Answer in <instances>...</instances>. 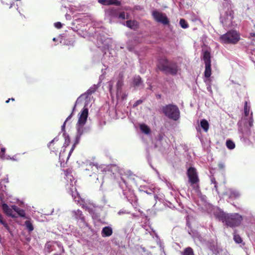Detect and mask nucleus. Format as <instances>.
Segmentation results:
<instances>
[{"label":"nucleus","mask_w":255,"mask_h":255,"mask_svg":"<svg viewBox=\"0 0 255 255\" xmlns=\"http://www.w3.org/2000/svg\"><path fill=\"white\" fill-rule=\"evenodd\" d=\"M1 208L3 212L8 216L11 217L12 218L15 217V216L12 214L13 211L12 209L10 208L6 203H3L1 205Z\"/></svg>","instance_id":"obj_14"},{"label":"nucleus","mask_w":255,"mask_h":255,"mask_svg":"<svg viewBox=\"0 0 255 255\" xmlns=\"http://www.w3.org/2000/svg\"><path fill=\"white\" fill-rule=\"evenodd\" d=\"M24 224L26 226V229L28 230L29 232H31L33 230L34 228L33 225L30 221L26 220L24 222Z\"/></svg>","instance_id":"obj_24"},{"label":"nucleus","mask_w":255,"mask_h":255,"mask_svg":"<svg viewBox=\"0 0 255 255\" xmlns=\"http://www.w3.org/2000/svg\"><path fill=\"white\" fill-rule=\"evenodd\" d=\"M163 113L169 119L175 120V106L168 105L162 108Z\"/></svg>","instance_id":"obj_7"},{"label":"nucleus","mask_w":255,"mask_h":255,"mask_svg":"<svg viewBox=\"0 0 255 255\" xmlns=\"http://www.w3.org/2000/svg\"><path fill=\"white\" fill-rule=\"evenodd\" d=\"M142 103V101L141 100H137L136 101L135 103L133 104V107H136L138 105L141 104Z\"/></svg>","instance_id":"obj_37"},{"label":"nucleus","mask_w":255,"mask_h":255,"mask_svg":"<svg viewBox=\"0 0 255 255\" xmlns=\"http://www.w3.org/2000/svg\"><path fill=\"white\" fill-rule=\"evenodd\" d=\"M180 25L183 28H187L189 27L187 22L184 19H181L180 20Z\"/></svg>","instance_id":"obj_30"},{"label":"nucleus","mask_w":255,"mask_h":255,"mask_svg":"<svg viewBox=\"0 0 255 255\" xmlns=\"http://www.w3.org/2000/svg\"><path fill=\"white\" fill-rule=\"evenodd\" d=\"M9 99H10V100H11L12 101H15V99L13 98H9Z\"/></svg>","instance_id":"obj_43"},{"label":"nucleus","mask_w":255,"mask_h":255,"mask_svg":"<svg viewBox=\"0 0 255 255\" xmlns=\"http://www.w3.org/2000/svg\"><path fill=\"white\" fill-rule=\"evenodd\" d=\"M137 21H135V20H127V22H126V25L127 26L131 28V29H135L136 27H137Z\"/></svg>","instance_id":"obj_20"},{"label":"nucleus","mask_w":255,"mask_h":255,"mask_svg":"<svg viewBox=\"0 0 255 255\" xmlns=\"http://www.w3.org/2000/svg\"><path fill=\"white\" fill-rule=\"evenodd\" d=\"M250 35L252 37H255V33H251Z\"/></svg>","instance_id":"obj_42"},{"label":"nucleus","mask_w":255,"mask_h":255,"mask_svg":"<svg viewBox=\"0 0 255 255\" xmlns=\"http://www.w3.org/2000/svg\"><path fill=\"white\" fill-rule=\"evenodd\" d=\"M157 68L166 74L172 75L175 74V69L173 67L169 61L165 58L159 59Z\"/></svg>","instance_id":"obj_4"},{"label":"nucleus","mask_w":255,"mask_h":255,"mask_svg":"<svg viewBox=\"0 0 255 255\" xmlns=\"http://www.w3.org/2000/svg\"><path fill=\"white\" fill-rule=\"evenodd\" d=\"M90 165L92 166L91 168H93V170L95 169L94 168H96V169L97 170H95V171L99 174V173L105 174L107 171H110L111 169L112 168V165H99L97 163H96V164L93 163L92 165L90 164Z\"/></svg>","instance_id":"obj_8"},{"label":"nucleus","mask_w":255,"mask_h":255,"mask_svg":"<svg viewBox=\"0 0 255 255\" xmlns=\"http://www.w3.org/2000/svg\"><path fill=\"white\" fill-rule=\"evenodd\" d=\"M65 124H66V122H64V124L63 125V126H62V130H64L65 129Z\"/></svg>","instance_id":"obj_41"},{"label":"nucleus","mask_w":255,"mask_h":255,"mask_svg":"<svg viewBox=\"0 0 255 255\" xmlns=\"http://www.w3.org/2000/svg\"><path fill=\"white\" fill-rule=\"evenodd\" d=\"M182 255H194L193 250L190 247L187 248L182 253Z\"/></svg>","instance_id":"obj_25"},{"label":"nucleus","mask_w":255,"mask_h":255,"mask_svg":"<svg viewBox=\"0 0 255 255\" xmlns=\"http://www.w3.org/2000/svg\"><path fill=\"white\" fill-rule=\"evenodd\" d=\"M0 224H2L6 230L9 229L7 223L4 220L2 215L0 214Z\"/></svg>","instance_id":"obj_29"},{"label":"nucleus","mask_w":255,"mask_h":255,"mask_svg":"<svg viewBox=\"0 0 255 255\" xmlns=\"http://www.w3.org/2000/svg\"><path fill=\"white\" fill-rule=\"evenodd\" d=\"M187 175L188 178L189 182L191 186L198 184L199 182V178L196 169L193 167H190L187 171Z\"/></svg>","instance_id":"obj_5"},{"label":"nucleus","mask_w":255,"mask_h":255,"mask_svg":"<svg viewBox=\"0 0 255 255\" xmlns=\"http://www.w3.org/2000/svg\"><path fill=\"white\" fill-rule=\"evenodd\" d=\"M54 25L55 27H56L58 29H60L62 27V24L60 22H57L54 23Z\"/></svg>","instance_id":"obj_36"},{"label":"nucleus","mask_w":255,"mask_h":255,"mask_svg":"<svg viewBox=\"0 0 255 255\" xmlns=\"http://www.w3.org/2000/svg\"><path fill=\"white\" fill-rule=\"evenodd\" d=\"M88 116V109L87 108H84L79 113V117L77 123L79 125H85L86 124Z\"/></svg>","instance_id":"obj_9"},{"label":"nucleus","mask_w":255,"mask_h":255,"mask_svg":"<svg viewBox=\"0 0 255 255\" xmlns=\"http://www.w3.org/2000/svg\"><path fill=\"white\" fill-rule=\"evenodd\" d=\"M200 126L205 132L208 131L209 128V124L208 122L206 120L202 119L200 121Z\"/></svg>","instance_id":"obj_18"},{"label":"nucleus","mask_w":255,"mask_h":255,"mask_svg":"<svg viewBox=\"0 0 255 255\" xmlns=\"http://www.w3.org/2000/svg\"><path fill=\"white\" fill-rule=\"evenodd\" d=\"M106 14L110 17V19L115 18H118L119 14V9L117 8L112 7L109 8L106 11Z\"/></svg>","instance_id":"obj_10"},{"label":"nucleus","mask_w":255,"mask_h":255,"mask_svg":"<svg viewBox=\"0 0 255 255\" xmlns=\"http://www.w3.org/2000/svg\"><path fill=\"white\" fill-rule=\"evenodd\" d=\"M215 216L220 221L231 228L239 226L243 220L242 217L238 214H228L220 211Z\"/></svg>","instance_id":"obj_1"},{"label":"nucleus","mask_w":255,"mask_h":255,"mask_svg":"<svg viewBox=\"0 0 255 255\" xmlns=\"http://www.w3.org/2000/svg\"><path fill=\"white\" fill-rule=\"evenodd\" d=\"M211 58V56L210 52L208 50L205 51L203 53L202 58L203 60L204 61L205 68L204 71V76L206 78V79H205L204 81L207 85H209V87L207 88L208 90L209 88L211 89V80L209 78L212 74Z\"/></svg>","instance_id":"obj_2"},{"label":"nucleus","mask_w":255,"mask_h":255,"mask_svg":"<svg viewBox=\"0 0 255 255\" xmlns=\"http://www.w3.org/2000/svg\"><path fill=\"white\" fill-rule=\"evenodd\" d=\"M211 181L212 183H213L215 184L214 187H215V188H216L217 189V183L215 179L214 178H212Z\"/></svg>","instance_id":"obj_38"},{"label":"nucleus","mask_w":255,"mask_h":255,"mask_svg":"<svg viewBox=\"0 0 255 255\" xmlns=\"http://www.w3.org/2000/svg\"><path fill=\"white\" fill-rule=\"evenodd\" d=\"M250 111V107L248 106V102L246 101L245 102L244 105V113L245 116L247 117L249 115V113Z\"/></svg>","instance_id":"obj_28"},{"label":"nucleus","mask_w":255,"mask_h":255,"mask_svg":"<svg viewBox=\"0 0 255 255\" xmlns=\"http://www.w3.org/2000/svg\"><path fill=\"white\" fill-rule=\"evenodd\" d=\"M113 229L111 227L106 226L103 228L101 235L103 237H110L113 234Z\"/></svg>","instance_id":"obj_15"},{"label":"nucleus","mask_w":255,"mask_h":255,"mask_svg":"<svg viewBox=\"0 0 255 255\" xmlns=\"http://www.w3.org/2000/svg\"><path fill=\"white\" fill-rule=\"evenodd\" d=\"M219 167L220 169H223L224 167V165L223 164L220 163L219 164Z\"/></svg>","instance_id":"obj_40"},{"label":"nucleus","mask_w":255,"mask_h":255,"mask_svg":"<svg viewBox=\"0 0 255 255\" xmlns=\"http://www.w3.org/2000/svg\"><path fill=\"white\" fill-rule=\"evenodd\" d=\"M226 146L229 149H233L235 147V144L232 140L228 139L226 141Z\"/></svg>","instance_id":"obj_26"},{"label":"nucleus","mask_w":255,"mask_h":255,"mask_svg":"<svg viewBox=\"0 0 255 255\" xmlns=\"http://www.w3.org/2000/svg\"><path fill=\"white\" fill-rule=\"evenodd\" d=\"M11 208L14 211H15L18 214V215L19 216L22 217H25V213L24 210L19 208V207L15 205H12L11 206Z\"/></svg>","instance_id":"obj_17"},{"label":"nucleus","mask_w":255,"mask_h":255,"mask_svg":"<svg viewBox=\"0 0 255 255\" xmlns=\"http://www.w3.org/2000/svg\"><path fill=\"white\" fill-rule=\"evenodd\" d=\"M234 240L237 244L242 243L243 240L240 236L237 234L236 231H235L233 234Z\"/></svg>","instance_id":"obj_23"},{"label":"nucleus","mask_w":255,"mask_h":255,"mask_svg":"<svg viewBox=\"0 0 255 255\" xmlns=\"http://www.w3.org/2000/svg\"><path fill=\"white\" fill-rule=\"evenodd\" d=\"M139 128L145 134H148L150 132L149 128L144 124H141Z\"/></svg>","instance_id":"obj_21"},{"label":"nucleus","mask_w":255,"mask_h":255,"mask_svg":"<svg viewBox=\"0 0 255 255\" xmlns=\"http://www.w3.org/2000/svg\"><path fill=\"white\" fill-rule=\"evenodd\" d=\"M158 98H160V95H158Z\"/></svg>","instance_id":"obj_47"},{"label":"nucleus","mask_w":255,"mask_h":255,"mask_svg":"<svg viewBox=\"0 0 255 255\" xmlns=\"http://www.w3.org/2000/svg\"><path fill=\"white\" fill-rule=\"evenodd\" d=\"M76 106V104H75V105H74V107H73V110H72V113L70 114V115H69V116L67 117V118L66 119V121H65V122H66H66H67L69 120H70V119L71 118V117H72V115H73V112L74 111V110H75V109Z\"/></svg>","instance_id":"obj_34"},{"label":"nucleus","mask_w":255,"mask_h":255,"mask_svg":"<svg viewBox=\"0 0 255 255\" xmlns=\"http://www.w3.org/2000/svg\"><path fill=\"white\" fill-rule=\"evenodd\" d=\"M96 89L94 87H91L88 89L85 93V94L87 96H89L95 92Z\"/></svg>","instance_id":"obj_31"},{"label":"nucleus","mask_w":255,"mask_h":255,"mask_svg":"<svg viewBox=\"0 0 255 255\" xmlns=\"http://www.w3.org/2000/svg\"><path fill=\"white\" fill-rule=\"evenodd\" d=\"M152 15L154 19L158 22L164 25L169 24V20L165 13L154 10L152 12Z\"/></svg>","instance_id":"obj_6"},{"label":"nucleus","mask_w":255,"mask_h":255,"mask_svg":"<svg viewBox=\"0 0 255 255\" xmlns=\"http://www.w3.org/2000/svg\"><path fill=\"white\" fill-rule=\"evenodd\" d=\"M58 141V139L55 138L49 143L48 147L51 151L53 152L57 151L60 147V144H59L58 143H55V141L57 142Z\"/></svg>","instance_id":"obj_13"},{"label":"nucleus","mask_w":255,"mask_h":255,"mask_svg":"<svg viewBox=\"0 0 255 255\" xmlns=\"http://www.w3.org/2000/svg\"><path fill=\"white\" fill-rule=\"evenodd\" d=\"M9 101H10V99H8V100H7L5 101V103H8L9 102Z\"/></svg>","instance_id":"obj_44"},{"label":"nucleus","mask_w":255,"mask_h":255,"mask_svg":"<svg viewBox=\"0 0 255 255\" xmlns=\"http://www.w3.org/2000/svg\"><path fill=\"white\" fill-rule=\"evenodd\" d=\"M65 174L66 176V178L67 179H70L71 181L74 179V177L71 175V171L70 169H68L64 171Z\"/></svg>","instance_id":"obj_27"},{"label":"nucleus","mask_w":255,"mask_h":255,"mask_svg":"<svg viewBox=\"0 0 255 255\" xmlns=\"http://www.w3.org/2000/svg\"><path fill=\"white\" fill-rule=\"evenodd\" d=\"M221 41L226 44H236L240 39V34L235 30H231L220 36Z\"/></svg>","instance_id":"obj_3"},{"label":"nucleus","mask_w":255,"mask_h":255,"mask_svg":"<svg viewBox=\"0 0 255 255\" xmlns=\"http://www.w3.org/2000/svg\"><path fill=\"white\" fill-rule=\"evenodd\" d=\"M98 2L104 5H115L120 6L121 2L119 0H98Z\"/></svg>","instance_id":"obj_11"},{"label":"nucleus","mask_w":255,"mask_h":255,"mask_svg":"<svg viewBox=\"0 0 255 255\" xmlns=\"http://www.w3.org/2000/svg\"><path fill=\"white\" fill-rule=\"evenodd\" d=\"M118 18H121L122 19H125L126 18H128V17L126 18L125 12H122L120 13H119Z\"/></svg>","instance_id":"obj_33"},{"label":"nucleus","mask_w":255,"mask_h":255,"mask_svg":"<svg viewBox=\"0 0 255 255\" xmlns=\"http://www.w3.org/2000/svg\"><path fill=\"white\" fill-rule=\"evenodd\" d=\"M141 78L139 76L134 77L132 80V84L134 87H139L142 84Z\"/></svg>","instance_id":"obj_19"},{"label":"nucleus","mask_w":255,"mask_h":255,"mask_svg":"<svg viewBox=\"0 0 255 255\" xmlns=\"http://www.w3.org/2000/svg\"><path fill=\"white\" fill-rule=\"evenodd\" d=\"M54 255H57V254H55Z\"/></svg>","instance_id":"obj_48"},{"label":"nucleus","mask_w":255,"mask_h":255,"mask_svg":"<svg viewBox=\"0 0 255 255\" xmlns=\"http://www.w3.org/2000/svg\"><path fill=\"white\" fill-rule=\"evenodd\" d=\"M124 85L123 83V75H121V78L118 80L117 84H116V88H117V95H119V94H121L122 92V89L123 87V86Z\"/></svg>","instance_id":"obj_16"},{"label":"nucleus","mask_w":255,"mask_h":255,"mask_svg":"<svg viewBox=\"0 0 255 255\" xmlns=\"http://www.w3.org/2000/svg\"><path fill=\"white\" fill-rule=\"evenodd\" d=\"M5 152V148L4 147H1L0 151V157L2 159L4 158V153Z\"/></svg>","instance_id":"obj_32"},{"label":"nucleus","mask_w":255,"mask_h":255,"mask_svg":"<svg viewBox=\"0 0 255 255\" xmlns=\"http://www.w3.org/2000/svg\"><path fill=\"white\" fill-rule=\"evenodd\" d=\"M251 115L252 116L253 115V113H251ZM253 122H254V120H253V117L252 116L250 119H249V126L250 127H252L253 126Z\"/></svg>","instance_id":"obj_35"},{"label":"nucleus","mask_w":255,"mask_h":255,"mask_svg":"<svg viewBox=\"0 0 255 255\" xmlns=\"http://www.w3.org/2000/svg\"><path fill=\"white\" fill-rule=\"evenodd\" d=\"M73 149H74V146L72 148L71 151H70V152H72L73 150Z\"/></svg>","instance_id":"obj_46"},{"label":"nucleus","mask_w":255,"mask_h":255,"mask_svg":"<svg viewBox=\"0 0 255 255\" xmlns=\"http://www.w3.org/2000/svg\"><path fill=\"white\" fill-rule=\"evenodd\" d=\"M75 219L80 220V222L83 223L84 225L87 226V224L85 221V217L81 210H77L74 212Z\"/></svg>","instance_id":"obj_12"},{"label":"nucleus","mask_w":255,"mask_h":255,"mask_svg":"<svg viewBox=\"0 0 255 255\" xmlns=\"http://www.w3.org/2000/svg\"><path fill=\"white\" fill-rule=\"evenodd\" d=\"M84 125H79L78 123H77V136L80 137L81 135L84 133Z\"/></svg>","instance_id":"obj_22"},{"label":"nucleus","mask_w":255,"mask_h":255,"mask_svg":"<svg viewBox=\"0 0 255 255\" xmlns=\"http://www.w3.org/2000/svg\"><path fill=\"white\" fill-rule=\"evenodd\" d=\"M176 121L178 120V119L179 118V109L176 107Z\"/></svg>","instance_id":"obj_39"},{"label":"nucleus","mask_w":255,"mask_h":255,"mask_svg":"<svg viewBox=\"0 0 255 255\" xmlns=\"http://www.w3.org/2000/svg\"><path fill=\"white\" fill-rule=\"evenodd\" d=\"M118 213H119V214H120H120H121L122 213H124V212L119 211V212Z\"/></svg>","instance_id":"obj_45"}]
</instances>
